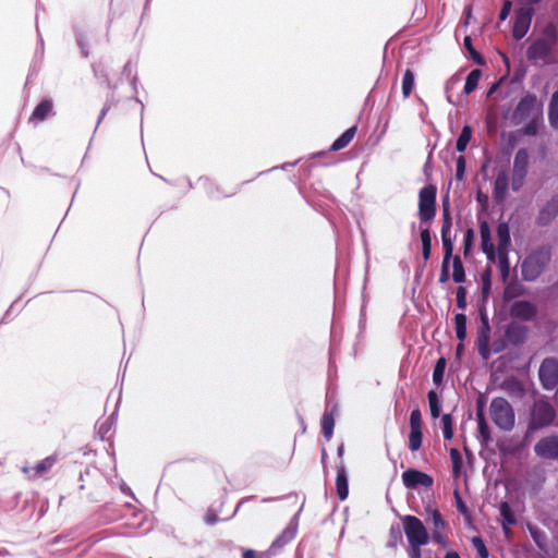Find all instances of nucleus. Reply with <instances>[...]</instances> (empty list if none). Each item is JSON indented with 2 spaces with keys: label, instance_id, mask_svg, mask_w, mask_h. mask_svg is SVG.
I'll return each mask as SVG.
<instances>
[{
  "label": "nucleus",
  "instance_id": "obj_7",
  "mask_svg": "<svg viewBox=\"0 0 558 558\" xmlns=\"http://www.w3.org/2000/svg\"><path fill=\"white\" fill-rule=\"evenodd\" d=\"M538 377L544 389H555L558 386V360L546 357L539 366Z\"/></svg>",
  "mask_w": 558,
  "mask_h": 558
},
{
  "label": "nucleus",
  "instance_id": "obj_48",
  "mask_svg": "<svg viewBox=\"0 0 558 558\" xmlns=\"http://www.w3.org/2000/svg\"><path fill=\"white\" fill-rule=\"evenodd\" d=\"M481 244H492L490 227L487 221L480 223Z\"/></svg>",
  "mask_w": 558,
  "mask_h": 558
},
{
  "label": "nucleus",
  "instance_id": "obj_31",
  "mask_svg": "<svg viewBox=\"0 0 558 558\" xmlns=\"http://www.w3.org/2000/svg\"><path fill=\"white\" fill-rule=\"evenodd\" d=\"M472 137V128L470 125H464L462 131L456 142V149L459 153H463L466 149L468 144L470 143Z\"/></svg>",
  "mask_w": 558,
  "mask_h": 558
},
{
  "label": "nucleus",
  "instance_id": "obj_22",
  "mask_svg": "<svg viewBox=\"0 0 558 558\" xmlns=\"http://www.w3.org/2000/svg\"><path fill=\"white\" fill-rule=\"evenodd\" d=\"M509 185L507 172L501 171L497 174L494 183V197L496 202H502L506 197Z\"/></svg>",
  "mask_w": 558,
  "mask_h": 558
},
{
  "label": "nucleus",
  "instance_id": "obj_25",
  "mask_svg": "<svg viewBox=\"0 0 558 558\" xmlns=\"http://www.w3.org/2000/svg\"><path fill=\"white\" fill-rule=\"evenodd\" d=\"M444 247H445V255H444L441 270H440V275H439L440 283H446L450 278L449 263H450V259H451L452 253H453V246H444Z\"/></svg>",
  "mask_w": 558,
  "mask_h": 558
},
{
  "label": "nucleus",
  "instance_id": "obj_17",
  "mask_svg": "<svg viewBox=\"0 0 558 558\" xmlns=\"http://www.w3.org/2000/svg\"><path fill=\"white\" fill-rule=\"evenodd\" d=\"M543 270V264L538 262V256L531 255L523 260L521 271L526 281L535 280Z\"/></svg>",
  "mask_w": 558,
  "mask_h": 558
},
{
  "label": "nucleus",
  "instance_id": "obj_49",
  "mask_svg": "<svg viewBox=\"0 0 558 558\" xmlns=\"http://www.w3.org/2000/svg\"><path fill=\"white\" fill-rule=\"evenodd\" d=\"M465 158L463 156H459L457 159V168H456V178L461 181L464 179L465 173Z\"/></svg>",
  "mask_w": 558,
  "mask_h": 558
},
{
  "label": "nucleus",
  "instance_id": "obj_13",
  "mask_svg": "<svg viewBox=\"0 0 558 558\" xmlns=\"http://www.w3.org/2000/svg\"><path fill=\"white\" fill-rule=\"evenodd\" d=\"M402 482L407 488H416L417 486L430 487L434 480L422 471L409 469L402 473Z\"/></svg>",
  "mask_w": 558,
  "mask_h": 558
},
{
  "label": "nucleus",
  "instance_id": "obj_18",
  "mask_svg": "<svg viewBox=\"0 0 558 558\" xmlns=\"http://www.w3.org/2000/svg\"><path fill=\"white\" fill-rule=\"evenodd\" d=\"M50 114H53V101L52 99L44 98L34 108L31 117V123H39L45 121Z\"/></svg>",
  "mask_w": 558,
  "mask_h": 558
},
{
  "label": "nucleus",
  "instance_id": "obj_50",
  "mask_svg": "<svg viewBox=\"0 0 558 558\" xmlns=\"http://www.w3.org/2000/svg\"><path fill=\"white\" fill-rule=\"evenodd\" d=\"M454 498H456L458 511L465 518H470L469 509H468L466 505L464 504V501L462 500V498L457 489L454 490Z\"/></svg>",
  "mask_w": 558,
  "mask_h": 558
},
{
  "label": "nucleus",
  "instance_id": "obj_62",
  "mask_svg": "<svg viewBox=\"0 0 558 558\" xmlns=\"http://www.w3.org/2000/svg\"><path fill=\"white\" fill-rule=\"evenodd\" d=\"M422 255H423V258L424 260H427L429 257H430V250H432V246H422Z\"/></svg>",
  "mask_w": 558,
  "mask_h": 558
},
{
  "label": "nucleus",
  "instance_id": "obj_9",
  "mask_svg": "<svg viewBox=\"0 0 558 558\" xmlns=\"http://www.w3.org/2000/svg\"><path fill=\"white\" fill-rule=\"evenodd\" d=\"M553 45L545 40L535 39L526 50V57L530 61L537 62L543 61L544 63H550V56L554 50Z\"/></svg>",
  "mask_w": 558,
  "mask_h": 558
},
{
  "label": "nucleus",
  "instance_id": "obj_5",
  "mask_svg": "<svg viewBox=\"0 0 558 558\" xmlns=\"http://www.w3.org/2000/svg\"><path fill=\"white\" fill-rule=\"evenodd\" d=\"M436 194L435 185L424 186L418 194V216L422 222L432 220L436 215Z\"/></svg>",
  "mask_w": 558,
  "mask_h": 558
},
{
  "label": "nucleus",
  "instance_id": "obj_59",
  "mask_svg": "<svg viewBox=\"0 0 558 558\" xmlns=\"http://www.w3.org/2000/svg\"><path fill=\"white\" fill-rule=\"evenodd\" d=\"M476 201L483 206V207H486L487 203H488V196L484 193H482L481 191L477 192L476 194Z\"/></svg>",
  "mask_w": 558,
  "mask_h": 558
},
{
  "label": "nucleus",
  "instance_id": "obj_12",
  "mask_svg": "<svg viewBox=\"0 0 558 558\" xmlns=\"http://www.w3.org/2000/svg\"><path fill=\"white\" fill-rule=\"evenodd\" d=\"M58 461L59 456L54 453L40 460L34 466H23L22 472L26 475L28 480L39 478L43 477L46 473H48Z\"/></svg>",
  "mask_w": 558,
  "mask_h": 558
},
{
  "label": "nucleus",
  "instance_id": "obj_20",
  "mask_svg": "<svg viewBox=\"0 0 558 558\" xmlns=\"http://www.w3.org/2000/svg\"><path fill=\"white\" fill-rule=\"evenodd\" d=\"M336 489L340 500H345L349 496L348 475L343 461L337 465Z\"/></svg>",
  "mask_w": 558,
  "mask_h": 558
},
{
  "label": "nucleus",
  "instance_id": "obj_24",
  "mask_svg": "<svg viewBox=\"0 0 558 558\" xmlns=\"http://www.w3.org/2000/svg\"><path fill=\"white\" fill-rule=\"evenodd\" d=\"M500 515L502 518V527L506 533H508L510 530L508 525H513L517 523L513 511L511 510V507L508 502L504 501L499 506Z\"/></svg>",
  "mask_w": 558,
  "mask_h": 558
},
{
  "label": "nucleus",
  "instance_id": "obj_46",
  "mask_svg": "<svg viewBox=\"0 0 558 558\" xmlns=\"http://www.w3.org/2000/svg\"><path fill=\"white\" fill-rule=\"evenodd\" d=\"M456 300L458 308L464 311L466 308V289L463 286L457 288Z\"/></svg>",
  "mask_w": 558,
  "mask_h": 558
},
{
  "label": "nucleus",
  "instance_id": "obj_51",
  "mask_svg": "<svg viewBox=\"0 0 558 558\" xmlns=\"http://www.w3.org/2000/svg\"><path fill=\"white\" fill-rule=\"evenodd\" d=\"M242 558H270L269 554L266 551H256L254 549H244L242 554Z\"/></svg>",
  "mask_w": 558,
  "mask_h": 558
},
{
  "label": "nucleus",
  "instance_id": "obj_16",
  "mask_svg": "<svg viewBox=\"0 0 558 558\" xmlns=\"http://www.w3.org/2000/svg\"><path fill=\"white\" fill-rule=\"evenodd\" d=\"M558 216V194L551 198L541 208L536 222L539 226L549 225Z\"/></svg>",
  "mask_w": 558,
  "mask_h": 558
},
{
  "label": "nucleus",
  "instance_id": "obj_60",
  "mask_svg": "<svg viewBox=\"0 0 558 558\" xmlns=\"http://www.w3.org/2000/svg\"><path fill=\"white\" fill-rule=\"evenodd\" d=\"M481 326H490L485 310L480 311Z\"/></svg>",
  "mask_w": 558,
  "mask_h": 558
},
{
  "label": "nucleus",
  "instance_id": "obj_45",
  "mask_svg": "<svg viewBox=\"0 0 558 558\" xmlns=\"http://www.w3.org/2000/svg\"><path fill=\"white\" fill-rule=\"evenodd\" d=\"M477 427L482 444L487 446L488 442L492 440L490 428L488 426V423H480L477 424Z\"/></svg>",
  "mask_w": 558,
  "mask_h": 558
},
{
  "label": "nucleus",
  "instance_id": "obj_42",
  "mask_svg": "<svg viewBox=\"0 0 558 558\" xmlns=\"http://www.w3.org/2000/svg\"><path fill=\"white\" fill-rule=\"evenodd\" d=\"M524 294V288L520 284H510L505 289L504 299L510 301Z\"/></svg>",
  "mask_w": 558,
  "mask_h": 558
},
{
  "label": "nucleus",
  "instance_id": "obj_27",
  "mask_svg": "<svg viewBox=\"0 0 558 558\" xmlns=\"http://www.w3.org/2000/svg\"><path fill=\"white\" fill-rule=\"evenodd\" d=\"M481 76L482 71L480 69H474L469 73L464 84V93L466 95H470L477 88Z\"/></svg>",
  "mask_w": 558,
  "mask_h": 558
},
{
  "label": "nucleus",
  "instance_id": "obj_8",
  "mask_svg": "<svg viewBox=\"0 0 558 558\" xmlns=\"http://www.w3.org/2000/svg\"><path fill=\"white\" fill-rule=\"evenodd\" d=\"M534 9L532 7L520 8L515 12V19L512 27V36L515 40L522 39L529 32Z\"/></svg>",
  "mask_w": 558,
  "mask_h": 558
},
{
  "label": "nucleus",
  "instance_id": "obj_44",
  "mask_svg": "<svg viewBox=\"0 0 558 558\" xmlns=\"http://www.w3.org/2000/svg\"><path fill=\"white\" fill-rule=\"evenodd\" d=\"M472 545L476 549L480 558L488 557V549H487L484 541L480 536H475L472 538Z\"/></svg>",
  "mask_w": 558,
  "mask_h": 558
},
{
  "label": "nucleus",
  "instance_id": "obj_61",
  "mask_svg": "<svg viewBox=\"0 0 558 558\" xmlns=\"http://www.w3.org/2000/svg\"><path fill=\"white\" fill-rule=\"evenodd\" d=\"M481 326H490L485 310L480 311Z\"/></svg>",
  "mask_w": 558,
  "mask_h": 558
},
{
  "label": "nucleus",
  "instance_id": "obj_41",
  "mask_svg": "<svg viewBox=\"0 0 558 558\" xmlns=\"http://www.w3.org/2000/svg\"><path fill=\"white\" fill-rule=\"evenodd\" d=\"M449 453H450V459H451V462H452L453 475L458 476L460 474L461 466H462L461 453H460V451L457 448H451Z\"/></svg>",
  "mask_w": 558,
  "mask_h": 558
},
{
  "label": "nucleus",
  "instance_id": "obj_37",
  "mask_svg": "<svg viewBox=\"0 0 558 558\" xmlns=\"http://www.w3.org/2000/svg\"><path fill=\"white\" fill-rule=\"evenodd\" d=\"M422 440H423L422 429H410L409 448L412 452L417 451L421 448Z\"/></svg>",
  "mask_w": 558,
  "mask_h": 558
},
{
  "label": "nucleus",
  "instance_id": "obj_2",
  "mask_svg": "<svg viewBox=\"0 0 558 558\" xmlns=\"http://www.w3.org/2000/svg\"><path fill=\"white\" fill-rule=\"evenodd\" d=\"M489 414L492 421L499 429L509 432L514 427L515 413L507 399L502 397L494 398L489 405Z\"/></svg>",
  "mask_w": 558,
  "mask_h": 558
},
{
  "label": "nucleus",
  "instance_id": "obj_64",
  "mask_svg": "<svg viewBox=\"0 0 558 558\" xmlns=\"http://www.w3.org/2000/svg\"><path fill=\"white\" fill-rule=\"evenodd\" d=\"M445 558H461L460 555L457 551H448L445 555Z\"/></svg>",
  "mask_w": 558,
  "mask_h": 558
},
{
  "label": "nucleus",
  "instance_id": "obj_63",
  "mask_svg": "<svg viewBox=\"0 0 558 558\" xmlns=\"http://www.w3.org/2000/svg\"><path fill=\"white\" fill-rule=\"evenodd\" d=\"M473 231L469 229L465 233L464 244H472Z\"/></svg>",
  "mask_w": 558,
  "mask_h": 558
},
{
  "label": "nucleus",
  "instance_id": "obj_40",
  "mask_svg": "<svg viewBox=\"0 0 558 558\" xmlns=\"http://www.w3.org/2000/svg\"><path fill=\"white\" fill-rule=\"evenodd\" d=\"M451 221L448 211L446 210L444 214V223L441 228V238H442V244H452L451 239Z\"/></svg>",
  "mask_w": 558,
  "mask_h": 558
},
{
  "label": "nucleus",
  "instance_id": "obj_53",
  "mask_svg": "<svg viewBox=\"0 0 558 558\" xmlns=\"http://www.w3.org/2000/svg\"><path fill=\"white\" fill-rule=\"evenodd\" d=\"M511 8H512V2L510 0H504L502 7H501V10L499 13L500 21H505L509 16V14L511 12Z\"/></svg>",
  "mask_w": 558,
  "mask_h": 558
},
{
  "label": "nucleus",
  "instance_id": "obj_21",
  "mask_svg": "<svg viewBox=\"0 0 558 558\" xmlns=\"http://www.w3.org/2000/svg\"><path fill=\"white\" fill-rule=\"evenodd\" d=\"M505 335H506L507 340L511 344L520 345L526 339L527 328L525 326H522V325H519L515 323H511L508 325Z\"/></svg>",
  "mask_w": 558,
  "mask_h": 558
},
{
  "label": "nucleus",
  "instance_id": "obj_1",
  "mask_svg": "<svg viewBox=\"0 0 558 558\" xmlns=\"http://www.w3.org/2000/svg\"><path fill=\"white\" fill-rule=\"evenodd\" d=\"M403 530L409 543L410 558H422L421 547L429 541L427 529L421 519L415 515H404L402 519Z\"/></svg>",
  "mask_w": 558,
  "mask_h": 558
},
{
  "label": "nucleus",
  "instance_id": "obj_52",
  "mask_svg": "<svg viewBox=\"0 0 558 558\" xmlns=\"http://www.w3.org/2000/svg\"><path fill=\"white\" fill-rule=\"evenodd\" d=\"M476 421L477 424L487 422L484 413V402L482 399H478L476 402Z\"/></svg>",
  "mask_w": 558,
  "mask_h": 558
},
{
  "label": "nucleus",
  "instance_id": "obj_43",
  "mask_svg": "<svg viewBox=\"0 0 558 558\" xmlns=\"http://www.w3.org/2000/svg\"><path fill=\"white\" fill-rule=\"evenodd\" d=\"M498 244H510L509 226L506 222H500L497 227Z\"/></svg>",
  "mask_w": 558,
  "mask_h": 558
},
{
  "label": "nucleus",
  "instance_id": "obj_29",
  "mask_svg": "<svg viewBox=\"0 0 558 558\" xmlns=\"http://www.w3.org/2000/svg\"><path fill=\"white\" fill-rule=\"evenodd\" d=\"M414 84H415L414 73L411 69H407L403 74V77H402V96L404 99L411 95Z\"/></svg>",
  "mask_w": 558,
  "mask_h": 558
},
{
  "label": "nucleus",
  "instance_id": "obj_10",
  "mask_svg": "<svg viewBox=\"0 0 558 558\" xmlns=\"http://www.w3.org/2000/svg\"><path fill=\"white\" fill-rule=\"evenodd\" d=\"M537 457L548 460H558V436H546L541 438L534 446Z\"/></svg>",
  "mask_w": 558,
  "mask_h": 558
},
{
  "label": "nucleus",
  "instance_id": "obj_58",
  "mask_svg": "<svg viewBox=\"0 0 558 558\" xmlns=\"http://www.w3.org/2000/svg\"><path fill=\"white\" fill-rule=\"evenodd\" d=\"M504 349H505V342H504V340L494 341V343H493V345H492V349H490V352L493 351L494 353H499V352H501Z\"/></svg>",
  "mask_w": 558,
  "mask_h": 558
},
{
  "label": "nucleus",
  "instance_id": "obj_19",
  "mask_svg": "<svg viewBox=\"0 0 558 558\" xmlns=\"http://www.w3.org/2000/svg\"><path fill=\"white\" fill-rule=\"evenodd\" d=\"M490 339V326H480L476 336V347L478 354L484 359L488 360L490 356L489 348Z\"/></svg>",
  "mask_w": 558,
  "mask_h": 558
},
{
  "label": "nucleus",
  "instance_id": "obj_30",
  "mask_svg": "<svg viewBox=\"0 0 558 558\" xmlns=\"http://www.w3.org/2000/svg\"><path fill=\"white\" fill-rule=\"evenodd\" d=\"M548 119L550 125L558 129V89L551 95L548 107Z\"/></svg>",
  "mask_w": 558,
  "mask_h": 558
},
{
  "label": "nucleus",
  "instance_id": "obj_11",
  "mask_svg": "<svg viewBox=\"0 0 558 558\" xmlns=\"http://www.w3.org/2000/svg\"><path fill=\"white\" fill-rule=\"evenodd\" d=\"M510 316L522 320V322H531L537 315V306L525 300L514 301L509 308Z\"/></svg>",
  "mask_w": 558,
  "mask_h": 558
},
{
  "label": "nucleus",
  "instance_id": "obj_35",
  "mask_svg": "<svg viewBox=\"0 0 558 558\" xmlns=\"http://www.w3.org/2000/svg\"><path fill=\"white\" fill-rule=\"evenodd\" d=\"M446 359L445 357H440L437 360L435 366H434V371H433V381L439 386L441 385L442 383V379H444V374H445V369H446Z\"/></svg>",
  "mask_w": 558,
  "mask_h": 558
},
{
  "label": "nucleus",
  "instance_id": "obj_57",
  "mask_svg": "<svg viewBox=\"0 0 558 558\" xmlns=\"http://www.w3.org/2000/svg\"><path fill=\"white\" fill-rule=\"evenodd\" d=\"M421 241L422 244H432V236L428 229H424L421 231Z\"/></svg>",
  "mask_w": 558,
  "mask_h": 558
},
{
  "label": "nucleus",
  "instance_id": "obj_55",
  "mask_svg": "<svg viewBox=\"0 0 558 558\" xmlns=\"http://www.w3.org/2000/svg\"><path fill=\"white\" fill-rule=\"evenodd\" d=\"M489 271H485L482 275V281H483V293L486 294L490 289V280H489Z\"/></svg>",
  "mask_w": 558,
  "mask_h": 558
},
{
  "label": "nucleus",
  "instance_id": "obj_23",
  "mask_svg": "<svg viewBox=\"0 0 558 558\" xmlns=\"http://www.w3.org/2000/svg\"><path fill=\"white\" fill-rule=\"evenodd\" d=\"M357 126L353 125L345 130L330 146L331 151H339L345 148L354 138Z\"/></svg>",
  "mask_w": 558,
  "mask_h": 558
},
{
  "label": "nucleus",
  "instance_id": "obj_33",
  "mask_svg": "<svg viewBox=\"0 0 558 558\" xmlns=\"http://www.w3.org/2000/svg\"><path fill=\"white\" fill-rule=\"evenodd\" d=\"M539 39L545 40L546 43L553 46H556L558 41L557 26L554 23H548L543 31V37H541Z\"/></svg>",
  "mask_w": 558,
  "mask_h": 558
},
{
  "label": "nucleus",
  "instance_id": "obj_54",
  "mask_svg": "<svg viewBox=\"0 0 558 558\" xmlns=\"http://www.w3.org/2000/svg\"><path fill=\"white\" fill-rule=\"evenodd\" d=\"M523 133L526 134V135H536L537 133V125H536V122L534 120V118L532 119V121H530L523 129Z\"/></svg>",
  "mask_w": 558,
  "mask_h": 558
},
{
  "label": "nucleus",
  "instance_id": "obj_38",
  "mask_svg": "<svg viewBox=\"0 0 558 558\" xmlns=\"http://www.w3.org/2000/svg\"><path fill=\"white\" fill-rule=\"evenodd\" d=\"M442 434L446 440H451L453 437V420L451 414H444L441 416Z\"/></svg>",
  "mask_w": 558,
  "mask_h": 558
},
{
  "label": "nucleus",
  "instance_id": "obj_34",
  "mask_svg": "<svg viewBox=\"0 0 558 558\" xmlns=\"http://www.w3.org/2000/svg\"><path fill=\"white\" fill-rule=\"evenodd\" d=\"M430 415L433 418H438L440 415V400L435 390H429L427 393Z\"/></svg>",
  "mask_w": 558,
  "mask_h": 558
},
{
  "label": "nucleus",
  "instance_id": "obj_6",
  "mask_svg": "<svg viewBox=\"0 0 558 558\" xmlns=\"http://www.w3.org/2000/svg\"><path fill=\"white\" fill-rule=\"evenodd\" d=\"M529 167V153L525 148H520L514 156L511 187L513 191H519L525 180Z\"/></svg>",
  "mask_w": 558,
  "mask_h": 558
},
{
  "label": "nucleus",
  "instance_id": "obj_26",
  "mask_svg": "<svg viewBox=\"0 0 558 558\" xmlns=\"http://www.w3.org/2000/svg\"><path fill=\"white\" fill-rule=\"evenodd\" d=\"M452 259V280L457 283H461L465 280L464 267L459 255L451 257Z\"/></svg>",
  "mask_w": 558,
  "mask_h": 558
},
{
  "label": "nucleus",
  "instance_id": "obj_39",
  "mask_svg": "<svg viewBox=\"0 0 558 558\" xmlns=\"http://www.w3.org/2000/svg\"><path fill=\"white\" fill-rule=\"evenodd\" d=\"M529 531L537 547L544 549L547 542L545 533L541 531L537 526L532 525H529Z\"/></svg>",
  "mask_w": 558,
  "mask_h": 558
},
{
  "label": "nucleus",
  "instance_id": "obj_3",
  "mask_svg": "<svg viewBox=\"0 0 558 558\" xmlns=\"http://www.w3.org/2000/svg\"><path fill=\"white\" fill-rule=\"evenodd\" d=\"M556 411L554 407L544 399L536 400L531 408V417L526 434L543 429L554 423Z\"/></svg>",
  "mask_w": 558,
  "mask_h": 558
},
{
  "label": "nucleus",
  "instance_id": "obj_32",
  "mask_svg": "<svg viewBox=\"0 0 558 558\" xmlns=\"http://www.w3.org/2000/svg\"><path fill=\"white\" fill-rule=\"evenodd\" d=\"M454 324L457 338L462 342L466 338V316L463 313L456 314Z\"/></svg>",
  "mask_w": 558,
  "mask_h": 558
},
{
  "label": "nucleus",
  "instance_id": "obj_14",
  "mask_svg": "<svg viewBox=\"0 0 558 558\" xmlns=\"http://www.w3.org/2000/svg\"><path fill=\"white\" fill-rule=\"evenodd\" d=\"M489 259H494L497 254L498 267L502 278L509 276L510 265L508 262V246H481Z\"/></svg>",
  "mask_w": 558,
  "mask_h": 558
},
{
  "label": "nucleus",
  "instance_id": "obj_36",
  "mask_svg": "<svg viewBox=\"0 0 558 558\" xmlns=\"http://www.w3.org/2000/svg\"><path fill=\"white\" fill-rule=\"evenodd\" d=\"M463 44H464V47L465 49L468 50V52L470 53V57L472 58V60L478 64V65H484L485 64V59L482 57L481 53H478L475 48L473 47V44H472V39L470 36H465L464 37V40H463Z\"/></svg>",
  "mask_w": 558,
  "mask_h": 558
},
{
  "label": "nucleus",
  "instance_id": "obj_15",
  "mask_svg": "<svg viewBox=\"0 0 558 558\" xmlns=\"http://www.w3.org/2000/svg\"><path fill=\"white\" fill-rule=\"evenodd\" d=\"M432 539L440 546L446 547L448 545V537L444 532L448 527V523L437 509L432 512Z\"/></svg>",
  "mask_w": 558,
  "mask_h": 558
},
{
  "label": "nucleus",
  "instance_id": "obj_56",
  "mask_svg": "<svg viewBox=\"0 0 558 558\" xmlns=\"http://www.w3.org/2000/svg\"><path fill=\"white\" fill-rule=\"evenodd\" d=\"M218 520H219V518H218L217 513H216V512H214V511H209V512L206 514V517H205V521H206V523H207V524H210V525H213V524L217 523V522H218Z\"/></svg>",
  "mask_w": 558,
  "mask_h": 558
},
{
  "label": "nucleus",
  "instance_id": "obj_47",
  "mask_svg": "<svg viewBox=\"0 0 558 558\" xmlns=\"http://www.w3.org/2000/svg\"><path fill=\"white\" fill-rule=\"evenodd\" d=\"M423 421L418 409H414L410 414V429H422Z\"/></svg>",
  "mask_w": 558,
  "mask_h": 558
},
{
  "label": "nucleus",
  "instance_id": "obj_28",
  "mask_svg": "<svg viewBox=\"0 0 558 558\" xmlns=\"http://www.w3.org/2000/svg\"><path fill=\"white\" fill-rule=\"evenodd\" d=\"M320 425H322V430H323L325 438L327 440H329L332 437L333 427H335V418H333L332 413L325 412L323 414Z\"/></svg>",
  "mask_w": 558,
  "mask_h": 558
},
{
  "label": "nucleus",
  "instance_id": "obj_4",
  "mask_svg": "<svg viewBox=\"0 0 558 558\" xmlns=\"http://www.w3.org/2000/svg\"><path fill=\"white\" fill-rule=\"evenodd\" d=\"M542 113V105L534 94H526L518 102L512 113L513 121L518 124L527 119H533Z\"/></svg>",
  "mask_w": 558,
  "mask_h": 558
}]
</instances>
